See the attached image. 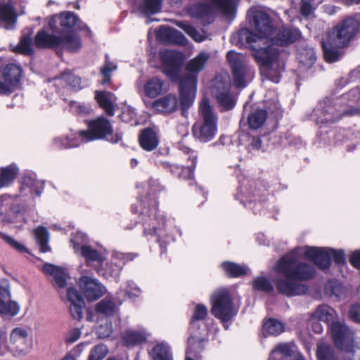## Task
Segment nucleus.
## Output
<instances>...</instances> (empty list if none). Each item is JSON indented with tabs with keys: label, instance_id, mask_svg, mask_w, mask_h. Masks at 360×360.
<instances>
[{
	"label": "nucleus",
	"instance_id": "f257e3e1",
	"mask_svg": "<svg viewBox=\"0 0 360 360\" xmlns=\"http://www.w3.org/2000/svg\"><path fill=\"white\" fill-rule=\"evenodd\" d=\"M149 197H146L145 200H141L139 204L141 211L139 214V219L143 228V234L148 239L155 238V241L160 244L161 255L166 252V244L169 241H175L173 235L166 232V220L163 215L160 214L158 208V202L155 197L150 199L151 195L161 191L163 187L158 179H150L148 180Z\"/></svg>",
	"mask_w": 360,
	"mask_h": 360
},
{
	"label": "nucleus",
	"instance_id": "f03ea898",
	"mask_svg": "<svg viewBox=\"0 0 360 360\" xmlns=\"http://www.w3.org/2000/svg\"><path fill=\"white\" fill-rule=\"evenodd\" d=\"M48 25L53 33L60 34L65 39L70 36L75 42L73 44V53H77L82 46V42L80 36L76 32L75 29L79 31H86L88 37L93 36L91 29L88 25L81 21L79 18L71 11H63L58 15H52Z\"/></svg>",
	"mask_w": 360,
	"mask_h": 360
},
{
	"label": "nucleus",
	"instance_id": "7ed1b4c3",
	"mask_svg": "<svg viewBox=\"0 0 360 360\" xmlns=\"http://www.w3.org/2000/svg\"><path fill=\"white\" fill-rule=\"evenodd\" d=\"M209 59V55L200 52L185 65L186 72L181 73V115L186 116L187 110L194 103L197 93L198 74Z\"/></svg>",
	"mask_w": 360,
	"mask_h": 360
},
{
	"label": "nucleus",
	"instance_id": "20e7f679",
	"mask_svg": "<svg viewBox=\"0 0 360 360\" xmlns=\"http://www.w3.org/2000/svg\"><path fill=\"white\" fill-rule=\"evenodd\" d=\"M238 184L237 193L234 195L235 200L255 214L264 212L265 207L269 209L266 202L268 189L262 181L240 176Z\"/></svg>",
	"mask_w": 360,
	"mask_h": 360
},
{
	"label": "nucleus",
	"instance_id": "39448f33",
	"mask_svg": "<svg viewBox=\"0 0 360 360\" xmlns=\"http://www.w3.org/2000/svg\"><path fill=\"white\" fill-rule=\"evenodd\" d=\"M209 2L190 4L185 6L184 11L199 20L204 25L213 23L216 18L215 5L226 16L235 15L240 0H210Z\"/></svg>",
	"mask_w": 360,
	"mask_h": 360
},
{
	"label": "nucleus",
	"instance_id": "423d86ee",
	"mask_svg": "<svg viewBox=\"0 0 360 360\" xmlns=\"http://www.w3.org/2000/svg\"><path fill=\"white\" fill-rule=\"evenodd\" d=\"M276 270L285 278L297 281L311 280L316 273L311 264L299 261L295 254L282 257L276 263Z\"/></svg>",
	"mask_w": 360,
	"mask_h": 360
},
{
	"label": "nucleus",
	"instance_id": "0eeeda50",
	"mask_svg": "<svg viewBox=\"0 0 360 360\" xmlns=\"http://www.w3.org/2000/svg\"><path fill=\"white\" fill-rule=\"evenodd\" d=\"M338 105V99L335 103L332 99L326 98L317 103L307 115V119L315 122L317 125H328L339 121L343 115L352 116L357 113L356 109L337 108Z\"/></svg>",
	"mask_w": 360,
	"mask_h": 360
},
{
	"label": "nucleus",
	"instance_id": "6e6552de",
	"mask_svg": "<svg viewBox=\"0 0 360 360\" xmlns=\"http://www.w3.org/2000/svg\"><path fill=\"white\" fill-rule=\"evenodd\" d=\"M202 122L192 127L193 136L201 143H207L214 139L217 133L218 116L208 99H203L200 105Z\"/></svg>",
	"mask_w": 360,
	"mask_h": 360
},
{
	"label": "nucleus",
	"instance_id": "1a4fd4ad",
	"mask_svg": "<svg viewBox=\"0 0 360 360\" xmlns=\"http://www.w3.org/2000/svg\"><path fill=\"white\" fill-rule=\"evenodd\" d=\"M328 329L336 348L351 354L352 360L360 358V340H355L354 332L347 325L340 321H333Z\"/></svg>",
	"mask_w": 360,
	"mask_h": 360
},
{
	"label": "nucleus",
	"instance_id": "9d476101",
	"mask_svg": "<svg viewBox=\"0 0 360 360\" xmlns=\"http://www.w3.org/2000/svg\"><path fill=\"white\" fill-rule=\"evenodd\" d=\"M87 129L79 131L80 137L85 141L106 140L112 143H117L122 139V133L116 130L113 134V128L110 120L105 117H99L87 123Z\"/></svg>",
	"mask_w": 360,
	"mask_h": 360
},
{
	"label": "nucleus",
	"instance_id": "9b49d317",
	"mask_svg": "<svg viewBox=\"0 0 360 360\" xmlns=\"http://www.w3.org/2000/svg\"><path fill=\"white\" fill-rule=\"evenodd\" d=\"M211 313L221 323H228L236 315L230 292L225 288L218 290L211 297Z\"/></svg>",
	"mask_w": 360,
	"mask_h": 360
},
{
	"label": "nucleus",
	"instance_id": "f8f14e48",
	"mask_svg": "<svg viewBox=\"0 0 360 360\" xmlns=\"http://www.w3.org/2000/svg\"><path fill=\"white\" fill-rule=\"evenodd\" d=\"M181 158L186 160V165H181V178L197 193L202 195V205L207 199V192L195 179V170L198 162V152L185 146H181Z\"/></svg>",
	"mask_w": 360,
	"mask_h": 360
},
{
	"label": "nucleus",
	"instance_id": "ddd939ff",
	"mask_svg": "<svg viewBox=\"0 0 360 360\" xmlns=\"http://www.w3.org/2000/svg\"><path fill=\"white\" fill-rule=\"evenodd\" d=\"M75 42L70 36L64 39L58 34H49L45 29L39 30L34 39V44L37 48L53 49L58 54H62L63 51L74 53L72 45Z\"/></svg>",
	"mask_w": 360,
	"mask_h": 360
},
{
	"label": "nucleus",
	"instance_id": "4468645a",
	"mask_svg": "<svg viewBox=\"0 0 360 360\" xmlns=\"http://www.w3.org/2000/svg\"><path fill=\"white\" fill-rule=\"evenodd\" d=\"M301 35V32L297 28L282 27L274 37H264V39L261 41L263 47H254V49L266 51L269 53L276 51L278 56H280L279 47H284L294 43L300 38Z\"/></svg>",
	"mask_w": 360,
	"mask_h": 360
},
{
	"label": "nucleus",
	"instance_id": "2eb2a0df",
	"mask_svg": "<svg viewBox=\"0 0 360 360\" xmlns=\"http://www.w3.org/2000/svg\"><path fill=\"white\" fill-rule=\"evenodd\" d=\"M252 56L259 66L262 75L275 84L280 82L281 79V71L284 70V66H282L278 70L273 68L274 64L278 61L279 58L276 51H273L271 53H269L266 51L254 49Z\"/></svg>",
	"mask_w": 360,
	"mask_h": 360
},
{
	"label": "nucleus",
	"instance_id": "dca6fc26",
	"mask_svg": "<svg viewBox=\"0 0 360 360\" xmlns=\"http://www.w3.org/2000/svg\"><path fill=\"white\" fill-rule=\"evenodd\" d=\"M159 58L162 67V72L172 82L178 85L180 93V51L168 49H160Z\"/></svg>",
	"mask_w": 360,
	"mask_h": 360
},
{
	"label": "nucleus",
	"instance_id": "f3484780",
	"mask_svg": "<svg viewBox=\"0 0 360 360\" xmlns=\"http://www.w3.org/2000/svg\"><path fill=\"white\" fill-rule=\"evenodd\" d=\"M138 255L136 253H119L112 257L110 261L105 262L96 266L97 274L105 279L119 278L120 272L127 262L132 261Z\"/></svg>",
	"mask_w": 360,
	"mask_h": 360
},
{
	"label": "nucleus",
	"instance_id": "a211bd4d",
	"mask_svg": "<svg viewBox=\"0 0 360 360\" xmlns=\"http://www.w3.org/2000/svg\"><path fill=\"white\" fill-rule=\"evenodd\" d=\"M360 27V13L349 16L335 27L336 45L340 47L347 46Z\"/></svg>",
	"mask_w": 360,
	"mask_h": 360
},
{
	"label": "nucleus",
	"instance_id": "6ab92c4d",
	"mask_svg": "<svg viewBox=\"0 0 360 360\" xmlns=\"http://www.w3.org/2000/svg\"><path fill=\"white\" fill-rule=\"evenodd\" d=\"M226 59L231 70L234 86L237 88H245L248 84L245 78L250 70L244 63V56L234 51H229L226 54Z\"/></svg>",
	"mask_w": 360,
	"mask_h": 360
},
{
	"label": "nucleus",
	"instance_id": "aec40b11",
	"mask_svg": "<svg viewBox=\"0 0 360 360\" xmlns=\"http://www.w3.org/2000/svg\"><path fill=\"white\" fill-rule=\"evenodd\" d=\"M247 18L250 26L264 37H267L273 33V20L266 11L252 7L247 12Z\"/></svg>",
	"mask_w": 360,
	"mask_h": 360
},
{
	"label": "nucleus",
	"instance_id": "412c9836",
	"mask_svg": "<svg viewBox=\"0 0 360 360\" xmlns=\"http://www.w3.org/2000/svg\"><path fill=\"white\" fill-rule=\"evenodd\" d=\"M71 242L75 252H79L85 258L88 266H92L94 262H96V266H98L103 262L105 257L103 254L86 244L88 243V239L85 233L77 232L71 239Z\"/></svg>",
	"mask_w": 360,
	"mask_h": 360
},
{
	"label": "nucleus",
	"instance_id": "4be33fe9",
	"mask_svg": "<svg viewBox=\"0 0 360 360\" xmlns=\"http://www.w3.org/2000/svg\"><path fill=\"white\" fill-rule=\"evenodd\" d=\"M20 311L18 303L11 300L10 283L8 279H0V316L3 319H11Z\"/></svg>",
	"mask_w": 360,
	"mask_h": 360
},
{
	"label": "nucleus",
	"instance_id": "5701e85b",
	"mask_svg": "<svg viewBox=\"0 0 360 360\" xmlns=\"http://www.w3.org/2000/svg\"><path fill=\"white\" fill-rule=\"evenodd\" d=\"M333 142L335 146H343L347 152H352L360 145V131L355 128L333 129Z\"/></svg>",
	"mask_w": 360,
	"mask_h": 360
},
{
	"label": "nucleus",
	"instance_id": "b1692460",
	"mask_svg": "<svg viewBox=\"0 0 360 360\" xmlns=\"http://www.w3.org/2000/svg\"><path fill=\"white\" fill-rule=\"evenodd\" d=\"M205 332V330H188L189 337L187 340L186 356L201 359V354L208 342V338Z\"/></svg>",
	"mask_w": 360,
	"mask_h": 360
},
{
	"label": "nucleus",
	"instance_id": "393cba45",
	"mask_svg": "<svg viewBox=\"0 0 360 360\" xmlns=\"http://www.w3.org/2000/svg\"><path fill=\"white\" fill-rule=\"evenodd\" d=\"M31 346L27 331L22 328H14L10 335L9 349L14 356L25 355Z\"/></svg>",
	"mask_w": 360,
	"mask_h": 360
},
{
	"label": "nucleus",
	"instance_id": "a878e982",
	"mask_svg": "<svg viewBox=\"0 0 360 360\" xmlns=\"http://www.w3.org/2000/svg\"><path fill=\"white\" fill-rule=\"evenodd\" d=\"M264 37L259 38L253 31L245 27L240 29L237 32L233 34L230 38V41L233 45L242 47L248 45L254 52V47H263L262 42Z\"/></svg>",
	"mask_w": 360,
	"mask_h": 360
},
{
	"label": "nucleus",
	"instance_id": "bb28decb",
	"mask_svg": "<svg viewBox=\"0 0 360 360\" xmlns=\"http://www.w3.org/2000/svg\"><path fill=\"white\" fill-rule=\"evenodd\" d=\"M162 3L163 0H141L134 6L133 12L146 18V23L150 24L159 20L150 17L161 12Z\"/></svg>",
	"mask_w": 360,
	"mask_h": 360
},
{
	"label": "nucleus",
	"instance_id": "cd10ccee",
	"mask_svg": "<svg viewBox=\"0 0 360 360\" xmlns=\"http://www.w3.org/2000/svg\"><path fill=\"white\" fill-rule=\"evenodd\" d=\"M328 249L329 248L307 247L304 255L319 269L328 271L332 264Z\"/></svg>",
	"mask_w": 360,
	"mask_h": 360
},
{
	"label": "nucleus",
	"instance_id": "c85d7f7f",
	"mask_svg": "<svg viewBox=\"0 0 360 360\" xmlns=\"http://www.w3.org/2000/svg\"><path fill=\"white\" fill-rule=\"evenodd\" d=\"M296 280L278 278L276 281L278 292L288 297L305 295L309 291V287L296 282Z\"/></svg>",
	"mask_w": 360,
	"mask_h": 360
},
{
	"label": "nucleus",
	"instance_id": "c756f323",
	"mask_svg": "<svg viewBox=\"0 0 360 360\" xmlns=\"http://www.w3.org/2000/svg\"><path fill=\"white\" fill-rule=\"evenodd\" d=\"M79 283L88 301L97 300L103 295V285L97 279L83 276L79 278Z\"/></svg>",
	"mask_w": 360,
	"mask_h": 360
},
{
	"label": "nucleus",
	"instance_id": "7c9ffc66",
	"mask_svg": "<svg viewBox=\"0 0 360 360\" xmlns=\"http://www.w3.org/2000/svg\"><path fill=\"white\" fill-rule=\"evenodd\" d=\"M67 299L70 303L69 309L72 319L81 321L86 304L82 294L76 288L69 287L67 289Z\"/></svg>",
	"mask_w": 360,
	"mask_h": 360
},
{
	"label": "nucleus",
	"instance_id": "2f4dec72",
	"mask_svg": "<svg viewBox=\"0 0 360 360\" xmlns=\"http://www.w3.org/2000/svg\"><path fill=\"white\" fill-rule=\"evenodd\" d=\"M248 102L244 104L240 123L243 122V120L247 117L249 127L252 129H257L266 122L267 112L264 109L252 107L251 110L248 112Z\"/></svg>",
	"mask_w": 360,
	"mask_h": 360
},
{
	"label": "nucleus",
	"instance_id": "473e14b6",
	"mask_svg": "<svg viewBox=\"0 0 360 360\" xmlns=\"http://www.w3.org/2000/svg\"><path fill=\"white\" fill-rule=\"evenodd\" d=\"M27 189L31 195L35 194L37 196H40L44 192V181L38 180L34 172L26 171L22 177L20 192L22 193Z\"/></svg>",
	"mask_w": 360,
	"mask_h": 360
},
{
	"label": "nucleus",
	"instance_id": "72a5a7b5",
	"mask_svg": "<svg viewBox=\"0 0 360 360\" xmlns=\"http://www.w3.org/2000/svg\"><path fill=\"white\" fill-rule=\"evenodd\" d=\"M157 41L165 45H180V32L169 25H160L155 31Z\"/></svg>",
	"mask_w": 360,
	"mask_h": 360
},
{
	"label": "nucleus",
	"instance_id": "f704fd0d",
	"mask_svg": "<svg viewBox=\"0 0 360 360\" xmlns=\"http://www.w3.org/2000/svg\"><path fill=\"white\" fill-rule=\"evenodd\" d=\"M42 270L46 274L53 276L52 284L54 287L58 288H64L66 287L68 274L63 267L53 264L46 263L43 265Z\"/></svg>",
	"mask_w": 360,
	"mask_h": 360
},
{
	"label": "nucleus",
	"instance_id": "c9c22d12",
	"mask_svg": "<svg viewBox=\"0 0 360 360\" xmlns=\"http://www.w3.org/2000/svg\"><path fill=\"white\" fill-rule=\"evenodd\" d=\"M17 18L18 15L12 4L0 1V27L4 22L6 30L15 29Z\"/></svg>",
	"mask_w": 360,
	"mask_h": 360
},
{
	"label": "nucleus",
	"instance_id": "e433bc0d",
	"mask_svg": "<svg viewBox=\"0 0 360 360\" xmlns=\"http://www.w3.org/2000/svg\"><path fill=\"white\" fill-rule=\"evenodd\" d=\"M140 146L146 151L155 150L159 144V138L157 132L151 127L142 129L139 136Z\"/></svg>",
	"mask_w": 360,
	"mask_h": 360
},
{
	"label": "nucleus",
	"instance_id": "4c0bfd02",
	"mask_svg": "<svg viewBox=\"0 0 360 360\" xmlns=\"http://www.w3.org/2000/svg\"><path fill=\"white\" fill-rule=\"evenodd\" d=\"M167 89L165 81L158 77L149 79L143 86L146 96L152 98L165 93Z\"/></svg>",
	"mask_w": 360,
	"mask_h": 360
},
{
	"label": "nucleus",
	"instance_id": "58836bf2",
	"mask_svg": "<svg viewBox=\"0 0 360 360\" xmlns=\"http://www.w3.org/2000/svg\"><path fill=\"white\" fill-rule=\"evenodd\" d=\"M297 58L305 66H311L316 60V54L314 48L305 41H300L297 46Z\"/></svg>",
	"mask_w": 360,
	"mask_h": 360
},
{
	"label": "nucleus",
	"instance_id": "ea45409f",
	"mask_svg": "<svg viewBox=\"0 0 360 360\" xmlns=\"http://www.w3.org/2000/svg\"><path fill=\"white\" fill-rule=\"evenodd\" d=\"M115 98V94L110 91H96L95 93V99L96 102L109 116H113L115 113V108L112 103Z\"/></svg>",
	"mask_w": 360,
	"mask_h": 360
},
{
	"label": "nucleus",
	"instance_id": "a19ab883",
	"mask_svg": "<svg viewBox=\"0 0 360 360\" xmlns=\"http://www.w3.org/2000/svg\"><path fill=\"white\" fill-rule=\"evenodd\" d=\"M149 334L145 330H127L122 335V339L128 347L141 345L147 342Z\"/></svg>",
	"mask_w": 360,
	"mask_h": 360
},
{
	"label": "nucleus",
	"instance_id": "79ce46f5",
	"mask_svg": "<svg viewBox=\"0 0 360 360\" xmlns=\"http://www.w3.org/2000/svg\"><path fill=\"white\" fill-rule=\"evenodd\" d=\"M226 275L230 278H239L248 274L250 271L246 264H240L233 262L226 261L220 264Z\"/></svg>",
	"mask_w": 360,
	"mask_h": 360
},
{
	"label": "nucleus",
	"instance_id": "37998d69",
	"mask_svg": "<svg viewBox=\"0 0 360 360\" xmlns=\"http://www.w3.org/2000/svg\"><path fill=\"white\" fill-rule=\"evenodd\" d=\"M336 45V39L330 37L326 41H322V49L323 56L326 62L332 63L340 60L341 55Z\"/></svg>",
	"mask_w": 360,
	"mask_h": 360
},
{
	"label": "nucleus",
	"instance_id": "c03bdc74",
	"mask_svg": "<svg viewBox=\"0 0 360 360\" xmlns=\"http://www.w3.org/2000/svg\"><path fill=\"white\" fill-rule=\"evenodd\" d=\"M231 83L229 77L217 75L212 80L211 94L214 98L231 91Z\"/></svg>",
	"mask_w": 360,
	"mask_h": 360
},
{
	"label": "nucleus",
	"instance_id": "a18cd8bd",
	"mask_svg": "<svg viewBox=\"0 0 360 360\" xmlns=\"http://www.w3.org/2000/svg\"><path fill=\"white\" fill-rule=\"evenodd\" d=\"M176 104L177 101L176 97L171 94H168L153 101L152 106L158 111L167 114L175 110Z\"/></svg>",
	"mask_w": 360,
	"mask_h": 360
},
{
	"label": "nucleus",
	"instance_id": "49530a36",
	"mask_svg": "<svg viewBox=\"0 0 360 360\" xmlns=\"http://www.w3.org/2000/svg\"><path fill=\"white\" fill-rule=\"evenodd\" d=\"M207 315V307L203 304H197L195 307L193 314L190 321V326L188 330H205L201 327L200 321L205 320Z\"/></svg>",
	"mask_w": 360,
	"mask_h": 360
},
{
	"label": "nucleus",
	"instance_id": "de8ad7c7",
	"mask_svg": "<svg viewBox=\"0 0 360 360\" xmlns=\"http://www.w3.org/2000/svg\"><path fill=\"white\" fill-rule=\"evenodd\" d=\"M336 312L335 309L327 304H321L316 307L315 311L311 314L312 320L317 319L318 321L326 323L330 326V322L334 319Z\"/></svg>",
	"mask_w": 360,
	"mask_h": 360
},
{
	"label": "nucleus",
	"instance_id": "09e8293b",
	"mask_svg": "<svg viewBox=\"0 0 360 360\" xmlns=\"http://www.w3.org/2000/svg\"><path fill=\"white\" fill-rule=\"evenodd\" d=\"M293 353L290 344L280 343L271 352L269 360H290Z\"/></svg>",
	"mask_w": 360,
	"mask_h": 360
},
{
	"label": "nucleus",
	"instance_id": "8fccbe9b",
	"mask_svg": "<svg viewBox=\"0 0 360 360\" xmlns=\"http://www.w3.org/2000/svg\"><path fill=\"white\" fill-rule=\"evenodd\" d=\"M284 324L274 318L269 319L264 324L262 328V335L264 338L268 335L277 336L284 331Z\"/></svg>",
	"mask_w": 360,
	"mask_h": 360
},
{
	"label": "nucleus",
	"instance_id": "3c124183",
	"mask_svg": "<svg viewBox=\"0 0 360 360\" xmlns=\"http://www.w3.org/2000/svg\"><path fill=\"white\" fill-rule=\"evenodd\" d=\"M18 172V168L14 164L0 169V188L13 183Z\"/></svg>",
	"mask_w": 360,
	"mask_h": 360
},
{
	"label": "nucleus",
	"instance_id": "603ef678",
	"mask_svg": "<svg viewBox=\"0 0 360 360\" xmlns=\"http://www.w3.org/2000/svg\"><path fill=\"white\" fill-rule=\"evenodd\" d=\"M153 360H172L170 348L167 343H158L149 352Z\"/></svg>",
	"mask_w": 360,
	"mask_h": 360
},
{
	"label": "nucleus",
	"instance_id": "864d4df0",
	"mask_svg": "<svg viewBox=\"0 0 360 360\" xmlns=\"http://www.w3.org/2000/svg\"><path fill=\"white\" fill-rule=\"evenodd\" d=\"M81 142L77 136H59L53 140V146L56 149H68L79 146Z\"/></svg>",
	"mask_w": 360,
	"mask_h": 360
},
{
	"label": "nucleus",
	"instance_id": "5fc2aeb1",
	"mask_svg": "<svg viewBox=\"0 0 360 360\" xmlns=\"http://www.w3.org/2000/svg\"><path fill=\"white\" fill-rule=\"evenodd\" d=\"M34 236L37 244L40 247L41 252H48L51 251V248L49 245V234L48 229L42 226H39L34 229Z\"/></svg>",
	"mask_w": 360,
	"mask_h": 360
},
{
	"label": "nucleus",
	"instance_id": "6e6d98bb",
	"mask_svg": "<svg viewBox=\"0 0 360 360\" xmlns=\"http://www.w3.org/2000/svg\"><path fill=\"white\" fill-rule=\"evenodd\" d=\"M95 310L105 316H112L116 311V304L111 299L105 297L96 304Z\"/></svg>",
	"mask_w": 360,
	"mask_h": 360
},
{
	"label": "nucleus",
	"instance_id": "4d7b16f0",
	"mask_svg": "<svg viewBox=\"0 0 360 360\" xmlns=\"http://www.w3.org/2000/svg\"><path fill=\"white\" fill-rule=\"evenodd\" d=\"M215 99L221 112L231 110L235 108L237 103V98L231 91L216 97Z\"/></svg>",
	"mask_w": 360,
	"mask_h": 360
},
{
	"label": "nucleus",
	"instance_id": "13d9d810",
	"mask_svg": "<svg viewBox=\"0 0 360 360\" xmlns=\"http://www.w3.org/2000/svg\"><path fill=\"white\" fill-rule=\"evenodd\" d=\"M32 32H30L27 34H23L18 44L14 49L16 53H22L24 55H31L34 53V50L32 48Z\"/></svg>",
	"mask_w": 360,
	"mask_h": 360
},
{
	"label": "nucleus",
	"instance_id": "bf43d9fd",
	"mask_svg": "<svg viewBox=\"0 0 360 360\" xmlns=\"http://www.w3.org/2000/svg\"><path fill=\"white\" fill-rule=\"evenodd\" d=\"M268 136L266 134L262 136H252L250 138V143L248 146L249 152L252 150H261L264 152L269 146Z\"/></svg>",
	"mask_w": 360,
	"mask_h": 360
},
{
	"label": "nucleus",
	"instance_id": "052dcab7",
	"mask_svg": "<svg viewBox=\"0 0 360 360\" xmlns=\"http://www.w3.org/2000/svg\"><path fill=\"white\" fill-rule=\"evenodd\" d=\"M338 101V104H345L348 106L360 101V88L356 86L352 89L347 93L342 94Z\"/></svg>",
	"mask_w": 360,
	"mask_h": 360
},
{
	"label": "nucleus",
	"instance_id": "680f3d73",
	"mask_svg": "<svg viewBox=\"0 0 360 360\" xmlns=\"http://www.w3.org/2000/svg\"><path fill=\"white\" fill-rule=\"evenodd\" d=\"M319 130L317 131L316 142L324 146L331 145L333 142V129H329L326 125H319Z\"/></svg>",
	"mask_w": 360,
	"mask_h": 360
},
{
	"label": "nucleus",
	"instance_id": "e2e57ef3",
	"mask_svg": "<svg viewBox=\"0 0 360 360\" xmlns=\"http://www.w3.org/2000/svg\"><path fill=\"white\" fill-rule=\"evenodd\" d=\"M252 288L255 291L270 293L274 290L271 281L265 276H257L252 281Z\"/></svg>",
	"mask_w": 360,
	"mask_h": 360
},
{
	"label": "nucleus",
	"instance_id": "0e129e2a",
	"mask_svg": "<svg viewBox=\"0 0 360 360\" xmlns=\"http://www.w3.org/2000/svg\"><path fill=\"white\" fill-rule=\"evenodd\" d=\"M316 356L318 360H338L332 347L326 344L318 345Z\"/></svg>",
	"mask_w": 360,
	"mask_h": 360
},
{
	"label": "nucleus",
	"instance_id": "69168bd1",
	"mask_svg": "<svg viewBox=\"0 0 360 360\" xmlns=\"http://www.w3.org/2000/svg\"><path fill=\"white\" fill-rule=\"evenodd\" d=\"M58 79L64 82L74 91H79L82 89L81 78L71 72H64L60 75Z\"/></svg>",
	"mask_w": 360,
	"mask_h": 360
},
{
	"label": "nucleus",
	"instance_id": "338daca9",
	"mask_svg": "<svg viewBox=\"0 0 360 360\" xmlns=\"http://www.w3.org/2000/svg\"><path fill=\"white\" fill-rule=\"evenodd\" d=\"M330 261L332 259L339 267L347 265L346 254L343 249L329 248Z\"/></svg>",
	"mask_w": 360,
	"mask_h": 360
},
{
	"label": "nucleus",
	"instance_id": "774afa93",
	"mask_svg": "<svg viewBox=\"0 0 360 360\" xmlns=\"http://www.w3.org/2000/svg\"><path fill=\"white\" fill-rule=\"evenodd\" d=\"M268 136L267 143L269 146L285 147L287 146L285 132L278 134L276 132H270L266 134Z\"/></svg>",
	"mask_w": 360,
	"mask_h": 360
}]
</instances>
